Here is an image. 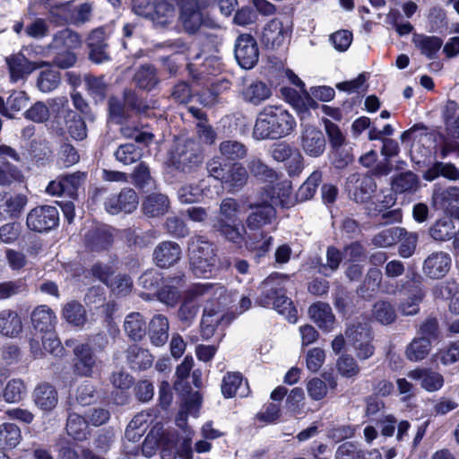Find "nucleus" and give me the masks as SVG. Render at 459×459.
<instances>
[{"instance_id":"nucleus-15","label":"nucleus","mask_w":459,"mask_h":459,"mask_svg":"<svg viewBox=\"0 0 459 459\" xmlns=\"http://www.w3.org/2000/svg\"><path fill=\"white\" fill-rule=\"evenodd\" d=\"M451 262L449 254L443 251L433 252L424 260L422 271L429 278L440 279L449 272Z\"/></svg>"},{"instance_id":"nucleus-59","label":"nucleus","mask_w":459,"mask_h":459,"mask_svg":"<svg viewBox=\"0 0 459 459\" xmlns=\"http://www.w3.org/2000/svg\"><path fill=\"white\" fill-rule=\"evenodd\" d=\"M273 307L283 316H285V318L290 323L295 324L297 322L298 311L293 306L292 301L288 297H286L283 287L281 288L279 296H277V299Z\"/></svg>"},{"instance_id":"nucleus-12","label":"nucleus","mask_w":459,"mask_h":459,"mask_svg":"<svg viewBox=\"0 0 459 459\" xmlns=\"http://www.w3.org/2000/svg\"><path fill=\"white\" fill-rule=\"evenodd\" d=\"M209 181L210 179H203L198 185H182L178 190V197L180 203L193 204L197 202L202 195L210 199L219 196L222 186L211 188Z\"/></svg>"},{"instance_id":"nucleus-16","label":"nucleus","mask_w":459,"mask_h":459,"mask_svg":"<svg viewBox=\"0 0 459 459\" xmlns=\"http://www.w3.org/2000/svg\"><path fill=\"white\" fill-rule=\"evenodd\" d=\"M285 277L279 273L268 276L260 285L261 293L256 299V303L264 307H273L279 296Z\"/></svg>"},{"instance_id":"nucleus-8","label":"nucleus","mask_w":459,"mask_h":459,"mask_svg":"<svg viewBox=\"0 0 459 459\" xmlns=\"http://www.w3.org/2000/svg\"><path fill=\"white\" fill-rule=\"evenodd\" d=\"M58 221V211L51 205L35 207L27 215V226L38 232L52 230L57 225Z\"/></svg>"},{"instance_id":"nucleus-19","label":"nucleus","mask_w":459,"mask_h":459,"mask_svg":"<svg viewBox=\"0 0 459 459\" xmlns=\"http://www.w3.org/2000/svg\"><path fill=\"white\" fill-rule=\"evenodd\" d=\"M182 255L180 246L173 241L160 243L153 251V260L157 266L168 268L177 264Z\"/></svg>"},{"instance_id":"nucleus-63","label":"nucleus","mask_w":459,"mask_h":459,"mask_svg":"<svg viewBox=\"0 0 459 459\" xmlns=\"http://www.w3.org/2000/svg\"><path fill=\"white\" fill-rule=\"evenodd\" d=\"M243 378L240 373L228 372L222 378L221 393L225 398L235 396L242 387Z\"/></svg>"},{"instance_id":"nucleus-20","label":"nucleus","mask_w":459,"mask_h":459,"mask_svg":"<svg viewBox=\"0 0 459 459\" xmlns=\"http://www.w3.org/2000/svg\"><path fill=\"white\" fill-rule=\"evenodd\" d=\"M74 353L75 356V373L82 377H91L97 365L91 349L87 344H78L74 348Z\"/></svg>"},{"instance_id":"nucleus-46","label":"nucleus","mask_w":459,"mask_h":459,"mask_svg":"<svg viewBox=\"0 0 459 459\" xmlns=\"http://www.w3.org/2000/svg\"><path fill=\"white\" fill-rule=\"evenodd\" d=\"M63 316L74 326H82L87 320L85 308L77 301H70L65 305Z\"/></svg>"},{"instance_id":"nucleus-44","label":"nucleus","mask_w":459,"mask_h":459,"mask_svg":"<svg viewBox=\"0 0 459 459\" xmlns=\"http://www.w3.org/2000/svg\"><path fill=\"white\" fill-rule=\"evenodd\" d=\"M413 42L421 54L429 59L436 56L443 45L442 39L436 36L416 35Z\"/></svg>"},{"instance_id":"nucleus-54","label":"nucleus","mask_w":459,"mask_h":459,"mask_svg":"<svg viewBox=\"0 0 459 459\" xmlns=\"http://www.w3.org/2000/svg\"><path fill=\"white\" fill-rule=\"evenodd\" d=\"M372 316L381 325H391L395 321L394 307L388 301L380 300L373 306Z\"/></svg>"},{"instance_id":"nucleus-55","label":"nucleus","mask_w":459,"mask_h":459,"mask_svg":"<svg viewBox=\"0 0 459 459\" xmlns=\"http://www.w3.org/2000/svg\"><path fill=\"white\" fill-rule=\"evenodd\" d=\"M188 250L189 253L198 251L201 257L217 260L214 244L203 236L191 238L188 244Z\"/></svg>"},{"instance_id":"nucleus-37","label":"nucleus","mask_w":459,"mask_h":459,"mask_svg":"<svg viewBox=\"0 0 459 459\" xmlns=\"http://www.w3.org/2000/svg\"><path fill=\"white\" fill-rule=\"evenodd\" d=\"M22 329L21 317L15 311L6 309L0 312V333L3 335L14 337Z\"/></svg>"},{"instance_id":"nucleus-42","label":"nucleus","mask_w":459,"mask_h":459,"mask_svg":"<svg viewBox=\"0 0 459 459\" xmlns=\"http://www.w3.org/2000/svg\"><path fill=\"white\" fill-rule=\"evenodd\" d=\"M419 186V178L411 171L401 173L392 181V189L398 194L416 192Z\"/></svg>"},{"instance_id":"nucleus-50","label":"nucleus","mask_w":459,"mask_h":459,"mask_svg":"<svg viewBox=\"0 0 459 459\" xmlns=\"http://www.w3.org/2000/svg\"><path fill=\"white\" fill-rule=\"evenodd\" d=\"M404 234V229L400 227H393L383 230L374 236L372 243L377 247H389L394 245Z\"/></svg>"},{"instance_id":"nucleus-27","label":"nucleus","mask_w":459,"mask_h":459,"mask_svg":"<svg viewBox=\"0 0 459 459\" xmlns=\"http://www.w3.org/2000/svg\"><path fill=\"white\" fill-rule=\"evenodd\" d=\"M169 324L168 318L160 314L155 315L149 324V338L152 345L163 346L169 339Z\"/></svg>"},{"instance_id":"nucleus-49","label":"nucleus","mask_w":459,"mask_h":459,"mask_svg":"<svg viewBox=\"0 0 459 459\" xmlns=\"http://www.w3.org/2000/svg\"><path fill=\"white\" fill-rule=\"evenodd\" d=\"M88 421L77 413H70L66 422V431L75 440H83L87 437Z\"/></svg>"},{"instance_id":"nucleus-2","label":"nucleus","mask_w":459,"mask_h":459,"mask_svg":"<svg viewBox=\"0 0 459 459\" xmlns=\"http://www.w3.org/2000/svg\"><path fill=\"white\" fill-rule=\"evenodd\" d=\"M295 126L296 120L287 110L277 106H267L257 114L253 137L256 140L285 137Z\"/></svg>"},{"instance_id":"nucleus-6","label":"nucleus","mask_w":459,"mask_h":459,"mask_svg":"<svg viewBox=\"0 0 459 459\" xmlns=\"http://www.w3.org/2000/svg\"><path fill=\"white\" fill-rule=\"evenodd\" d=\"M269 153L278 162L288 160L287 169L290 176L299 175L304 168V157L300 152L292 148L286 142L272 144Z\"/></svg>"},{"instance_id":"nucleus-48","label":"nucleus","mask_w":459,"mask_h":459,"mask_svg":"<svg viewBox=\"0 0 459 459\" xmlns=\"http://www.w3.org/2000/svg\"><path fill=\"white\" fill-rule=\"evenodd\" d=\"M65 119L67 131L73 138L82 140L86 137L85 123L78 114L72 110H65Z\"/></svg>"},{"instance_id":"nucleus-29","label":"nucleus","mask_w":459,"mask_h":459,"mask_svg":"<svg viewBox=\"0 0 459 459\" xmlns=\"http://www.w3.org/2000/svg\"><path fill=\"white\" fill-rule=\"evenodd\" d=\"M183 282L184 275L166 280L162 287L157 290L156 295L158 299L168 306H174L179 299V288Z\"/></svg>"},{"instance_id":"nucleus-58","label":"nucleus","mask_w":459,"mask_h":459,"mask_svg":"<svg viewBox=\"0 0 459 459\" xmlns=\"http://www.w3.org/2000/svg\"><path fill=\"white\" fill-rule=\"evenodd\" d=\"M273 204H281L282 207H290L294 204L290 181L284 180L276 185L272 197Z\"/></svg>"},{"instance_id":"nucleus-21","label":"nucleus","mask_w":459,"mask_h":459,"mask_svg":"<svg viewBox=\"0 0 459 459\" xmlns=\"http://www.w3.org/2000/svg\"><path fill=\"white\" fill-rule=\"evenodd\" d=\"M26 204L27 198L23 195L0 193V219L18 217Z\"/></svg>"},{"instance_id":"nucleus-57","label":"nucleus","mask_w":459,"mask_h":459,"mask_svg":"<svg viewBox=\"0 0 459 459\" xmlns=\"http://www.w3.org/2000/svg\"><path fill=\"white\" fill-rule=\"evenodd\" d=\"M321 182L322 172L315 170L299 188L297 192V199L304 202L312 198Z\"/></svg>"},{"instance_id":"nucleus-36","label":"nucleus","mask_w":459,"mask_h":459,"mask_svg":"<svg viewBox=\"0 0 459 459\" xmlns=\"http://www.w3.org/2000/svg\"><path fill=\"white\" fill-rule=\"evenodd\" d=\"M248 174L245 167L241 164L235 163L230 166V169L222 179L221 185H225L230 188V192L238 191L247 182Z\"/></svg>"},{"instance_id":"nucleus-26","label":"nucleus","mask_w":459,"mask_h":459,"mask_svg":"<svg viewBox=\"0 0 459 459\" xmlns=\"http://www.w3.org/2000/svg\"><path fill=\"white\" fill-rule=\"evenodd\" d=\"M30 318L33 327L43 333L53 331L56 324V316L54 311L46 305L35 307Z\"/></svg>"},{"instance_id":"nucleus-18","label":"nucleus","mask_w":459,"mask_h":459,"mask_svg":"<svg viewBox=\"0 0 459 459\" xmlns=\"http://www.w3.org/2000/svg\"><path fill=\"white\" fill-rule=\"evenodd\" d=\"M202 160V155L192 141H187L183 144H178L172 153L173 164L182 170L201 163Z\"/></svg>"},{"instance_id":"nucleus-17","label":"nucleus","mask_w":459,"mask_h":459,"mask_svg":"<svg viewBox=\"0 0 459 459\" xmlns=\"http://www.w3.org/2000/svg\"><path fill=\"white\" fill-rule=\"evenodd\" d=\"M112 242V234L106 226H91L84 234L85 247L91 252L107 250Z\"/></svg>"},{"instance_id":"nucleus-53","label":"nucleus","mask_w":459,"mask_h":459,"mask_svg":"<svg viewBox=\"0 0 459 459\" xmlns=\"http://www.w3.org/2000/svg\"><path fill=\"white\" fill-rule=\"evenodd\" d=\"M134 80L139 88L147 91H151L158 83L156 71L149 65H142L135 73Z\"/></svg>"},{"instance_id":"nucleus-34","label":"nucleus","mask_w":459,"mask_h":459,"mask_svg":"<svg viewBox=\"0 0 459 459\" xmlns=\"http://www.w3.org/2000/svg\"><path fill=\"white\" fill-rule=\"evenodd\" d=\"M459 106L454 100H449L442 111V117L446 134L453 138H459Z\"/></svg>"},{"instance_id":"nucleus-22","label":"nucleus","mask_w":459,"mask_h":459,"mask_svg":"<svg viewBox=\"0 0 459 459\" xmlns=\"http://www.w3.org/2000/svg\"><path fill=\"white\" fill-rule=\"evenodd\" d=\"M33 401L36 406L43 411H50L58 403L57 391L48 383L39 384L32 394Z\"/></svg>"},{"instance_id":"nucleus-45","label":"nucleus","mask_w":459,"mask_h":459,"mask_svg":"<svg viewBox=\"0 0 459 459\" xmlns=\"http://www.w3.org/2000/svg\"><path fill=\"white\" fill-rule=\"evenodd\" d=\"M28 100L29 98L24 91H13L7 98L6 102L1 100L4 110L0 109V112L12 118L13 113L19 112L27 106Z\"/></svg>"},{"instance_id":"nucleus-62","label":"nucleus","mask_w":459,"mask_h":459,"mask_svg":"<svg viewBox=\"0 0 459 459\" xmlns=\"http://www.w3.org/2000/svg\"><path fill=\"white\" fill-rule=\"evenodd\" d=\"M222 317L219 312L204 308L201 321V333L204 339L208 340L213 335L215 328Z\"/></svg>"},{"instance_id":"nucleus-31","label":"nucleus","mask_w":459,"mask_h":459,"mask_svg":"<svg viewBox=\"0 0 459 459\" xmlns=\"http://www.w3.org/2000/svg\"><path fill=\"white\" fill-rule=\"evenodd\" d=\"M126 360L134 370H145L152 367L153 356L146 349L132 345L126 350Z\"/></svg>"},{"instance_id":"nucleus-5","label":"nucleus","mask_w":459,"mask_h":459,"mask_svg":"<svg viewBox=\"0 0 459 459\" xmlns=\"http://www.w3.org/2000/svg\"><path fill=\"white\" fill-rule=\"evenodd\" d=\"M179 21L184 30L188 34L196 33L203 26H213L212 22L204 19L197 0L183 1Z\"/></svg>"},{"instance_id":"nucleus-38","label":"nucleus","mask_w":459,"mask_h":459,"mask_svg":"<svg viewBox=\"0 0 459 459\" xmlns=\"http://www.w3.org/2000/svg\"><path fill=\"white\" fill-rule=\"evenodd\" d=\"M169 208V200L163 194L154 193L146 197L143 203V210L145 214L156 217L163 215Z\"/></svg>"},{"instance_id":"nucleus-32","label":"nucleus","mask_w":459,"mask_h":459,"mask_svg":"<svg viewBox=\"0 0 459 459\" xmlns=\"http://www.w3.org/2000/svg\"><path fill=\"white\" fill-rule=\"evenodd\" d=\"M431 238L437 241H446L452 238H455L454 244H458V234L455 231L454 221L446 217L437 221L429 230Z\"/></svg>"},{"instance_id":"nucleus-52","label":"nucleus","mask_w":459,"mask_h":459,"mask_svg":"<svg viewBox=\"0 0 459 459\" xmlns=\"http://www.w3.org/2000/svg\"><path fill=\"white\" fill-rule=\"evenodd\" d=\"M21 429L13 423H4L0 426V446L14 448L21 441Z\"/></svg>"},{"instance_id":"nucleus-51","label":"nucleus","mask_w":459,"mask_h":459,"mask_svg":"<svg viewBox=\"0 0 459 459\" xmlns=\"http://www.w3.org/2000/svg\"><path fill=\"white\" fill-rule=\"evenodd\" d=\"M220 153L230 160H241L246 157L247 149L245 144L236 140H227L220 143Z\"/></svg>"},{"instance_id":"nucleus-1","label":"nucleus","mask_w":459,"mask_h":459,"mask_svg":"<svg viewBox=\"0 0 459 459\" xmlns=\"http://www.w3.org/2000/svg\"><path fill=\"white\" fill-rule=\"evenodd\" d=\"M202 298L212 299L219 307H227L238 298L236 293L229 292L224 286L213 283L195 284L186 293L178 311L179 320L189 325L199 312V300Z\"/></svg>"},{"instance_id":"nucleus-25","label":"nucleus","mask_w":459,"mask_h":459,"mask_svg":"<svg viewBox=\"0 0 459 459\" xmlns=\"http://www.w3.org/2000/svg\"><path fill=\"white\" fill-rule=\"evenodd\" d=\"M245 102L258 106L272 96L271 88L263 82L253 81L241 91Z\"/></svg>"},{"instance_id":"nucleus-39","label":"nucleus","mask_w":459,"mask_h":459,"mask_svg":"<svg viewBox=\"0 0 459 459\" xmlns=\"http://www.w3.org/2000/svg\"><path fill=\"white\" fill-rule=\"evenodd\" d=\"M146 321L140 313L133 312L126 316L124 329L132 340H142L146 333Z\"/></svg>"},{"instance_id":"nucleus-7","label":"nucleus","mask_w":459,"mask_h":459,"mask_svg":"<svg viewBox=\"0 0 459 459\" xmlns=\"http://www.w3.org/2000/svg\"><path fill=\"white\" fill-rule=\"evenodd\" d=\"M299 145L309 157L317 158L325 151L326 141L323 132L315 126L301 124Z\"/></svg>"},{"instance_id":"nucleus-30","label":"nucleus","mask_w":459,"mask_h":459,"mask_svg":"<svg viewBox=\"0 0 459 459\" xmlns=\"http://www.w3.org/2000/svg\"><path fill=\"white\" fill-rule=\"evenodd\" d=\"M423 178L426 181H434L439 177H443L451 181L459 179V169L450 162L436 161L423 173Z\"/></svg>"},{"instance_id":"nucleus-23","label":"nucleus","mask_w":459,"mask_h":459,"mask_svg":"<svg viewBox=\"0 0 459 459\" xmlns=\"http://www.w3.org/2000/svg\"><path fill=\"white\" fill-rule=\"evenodd\" d=\"M308 315L313 322L323 331L331 332L335 324V316L329 304L316 302L308 308Z\"/></svg>"},{"instance_id":"nucleus-9","label":"nucleus","mask_w":459,"mask_h":459,"mask_svg":"<svg viewBox=\"0 0 459 459\" xmlns=\"http://www.w3.org/2000/svg\"><path fill=\"white\" fill-rule=\"evenodd\" d=\"M290 37V28L279 18L269 21L264 27L261 43L268 49H277Z\"/></svg>"},{"instance_id":"nucleus-14","label":"nucleus","mask_w":459,"mask_h":459,"mask_svg":"<svg viewBox=\"0 0 459 459\" xmlns=\"http://www.w3.org/2000/svg\"><path fill=\"white\" fill-rule=\"evenodd\" d=\"M6 63L10 73V78L13 82H17L18 81L24 79L33 71L48 65V63L45 61H30L22 54L13 55L7 57Z\"/></svg>"},{"instance_id":"nucleus-24","label":"nucleus","mask_w":459,"mask_h":459,"mask_svg":"<svg viewBox=\"0 0 459 459\" xmlns=\"http://www.w3.org/2000/svg\"><path fill=\"white\" fill-rule=\"evenodd\" d=\"M408 377L420 381V386L428 392H436L444 385V377L429 368H416L407 374Z\"/></svg>"},{"instance_id":"nucleus-33","label":"nucleus","mask_w":459,"mask_h":459,"mask_svg":"<svg viewBox=\"0 0 459 459\" xmlns=\"http://www.w3.org/2000/svg\"><path fill=\"white\" fill-rule=\"evenodd\" d=\"M276 212L273 204L259 205L252 212L246 220L247 227L249 230H258L270 224L275 218Z\"/></svg>"},{"instance_id":"nucleus-10","label":"nucleus","mask_w":459,"mask_h":459,"mask_svg":"<svg viewBox=\"0 0 459 459\" xmlns=\"http://www.w3.org/2000/svg\"><path fill=\"white\" fill-rule=\"evenodd\" d=\"M347 190L356 203H367L377 190V183L368 174H351L346 182Z\"/></svg>"},{"instance_id":"nucleus-41","label":"nucleus","mask_w":459,"mask_h":459,"mask_svg":"<svg viewBox=\"0 0 459 459\" xmlns=\"http://www.w3.org/2000/svg\"><path fill=\"white\" fill-rule=\"evenodd\" d=\"M431 348L432 344L429 341L416 336L406 347L405 356L411 361H420L427 358Z\"/></svg>"},{"instance_id":"nucleus-13","label":"nucleus","mask_w":459,"mask_h":459,"mask_svg":"<svg viewBox=\"0 0 459 459\" xmlns=\"http://www.w3.org/2000/svg\"><path fill=\"white\" fill-rule=\"evenodd\" d=\"M138 205V197L132 188H124L118 195H109L104 201L105 210L116 215L121 212H132Z\"/></svg>"},{"instance_id":"nucleus-40","label":"nucleus","mask_w":459,"mask_h":459,"mask_svg":"<svg viewBox=\"0 0 459 459\" xmlns=\"http://www.w3.org/2000/svg\"><path fill=\"white\" fill-rule=\"evenodd\" d=\"M134 94L131 91L125 92L124 98L111 97L108 100V110L110 117L117 123H121L126 116L127 105H134Z\"/></svg>"},{"instance_id":"nucleus-56","label":"nucleus","mask_w":459,"mask_h":459,"mask_svg":"<svg viewBox=\"0 0 459 459\" xmlns=\"http://www.w3.org/2000/svg\"><path fill=\"white\" fill-rule=\"evenodd\" d=\"M247 168L250 174L258 179L273 182L277 178V173L259 158H251L247 162Z\"/></svg>"},{"instance_id":"nucleus-28","label":"nucleus","mask_w":459,"mask_h":459,"mask_svg":"<svg viewBox=\"0 0 459 459\" xmlns=\"http://www.w3.org/2000/svg\"><path fill=\"white\" fill-rule=\"evenodd\" d=\"M432 200L435 204H438L446 210L459 208V187L448 186L442 188L440 186L435 185Z\"/></svg>"},{"instance_id":"nucleus-43","label":"nucleus","mask_w":459,"mask_h":459,"mask_svg":"<svg viewBox=\"0 0 459 459\" xmlns=\"http://www.w3.org/2000/svg\"><path fill=\"white\" fill-rule=\"evenodd\" d=\"M190 268L197 277H209L216 266L217 260L201 257L198 251L189 253Z\"/></svg>"},{"instance_id":"nucleus-4","label":"nucleus","mask_w":459,"mask_h":459,"mask_svg":"<svg viewBox=\"0 0 459 459\" xmlns=\"http://www.w3.org/2000/svg\"><path fill=\"white\" fill-rule=\"evenodd\" d=\"M177 0H133L132 9L139 16L152 20L156 25L165 26L176 16Z\"/></svg>"},{"instance_id":"nucleus-3","label":"nucleus","mask_w":459,"mask_h":459,"mask_svg":"<svg viewBox=\"0 0 459 459\" xmlns=\"http://www.w3.org/2000/svg\"><path fill=\"white\" fill-rule=\"evenodd\" d=\"M239 203L230 197L224 198L220 204V218L213 224L214 230L226 240L241 245L245 240L246 229L238 220Z\"/></svg>"},{"instance_id":"nucleus-60","label":"nucleus","mask_w":459,"mask_h":459,"mask_svg":"<svg viewBox=\"0 0 459 459\" xmlns=\"http://www.w3.org/2000/svg\"><path fill=\"white\" fill-rule=\"evenodd\" d=\"M61 82L60 73L54 69H47L39 74L37 86L42 92L48 93L56 90Z\"/></svg>"},{"instance_id":"nucleus-61","label":"nucleus","mask_w":459,"mask_h":459,"mask_svg":"<svg viewBox=\"0 0 459 459\" xmlns=\"http://www.w3.org/2000/svg\"><path fill=\"white\" fill-rule=\"evenodd\" d=\"M142 156V149L133 143L121 144L115 152L116 160L124 165L135 163L141 160Z\"/></svg>"},{"instance_id":"nucleus-35","label":"nucleus","mask_w":459,"mask_h":459,"mask_svg":"<svg viewBox=\"0 0 459 459\" xmlns=\"http://www.w3.org/2000/svg\"><path fill=\"white\" fill-rule=\"evenodd\" d=\"M81 44L82 39L78 33L70 29H63L54 35L48 48L71 50L79 48Z\"/></svg>"},{"instance_id":"nucleus-64","label":"nucleus","mask_w":459,"mask_h":459,"mask_svg":"<svg viewBox=\"0 0 459 459\" xmlns=\"http://www.w3.org/2000/svg\"><path fill=\"white\" fill-rule=\"evenodd\" d=\"M30 158L36 162L48 160L51 156V149L48 143L41 138H34L30 144Z\"/></svg>"},{"instance_id":"nucleus-47","label":"nucleus","mask_w":459,"mask_h":459,"mask_svg":"<svg viewBox=\"0 0 459 459\" xmlns=\"http://www.w3.org/2000/svg\"><path fill=\"white\" fill-rule=\"evenodd\" d=\"M342 257V254L337 248L329 247L326 251V263L324 264L321 258L316 259V266L318 268V273L329 276L338 269Z\"/></svg>"},{"instance_id":"nucleus-11","label":"nucleus","mask_w":459,"mask_h":459,"mask_svg":"<svg viewBox=\"0 0 459 459\" xmlns=\"http://www.w3.org/2000/svg\"><path fill=\"white\" fill-rule=\"evenodd\" d=\"M235 57L244 69H251L257 63L259 50L255 39L249 34H241L235 43Z\"/></svg>"}]
</instances>
